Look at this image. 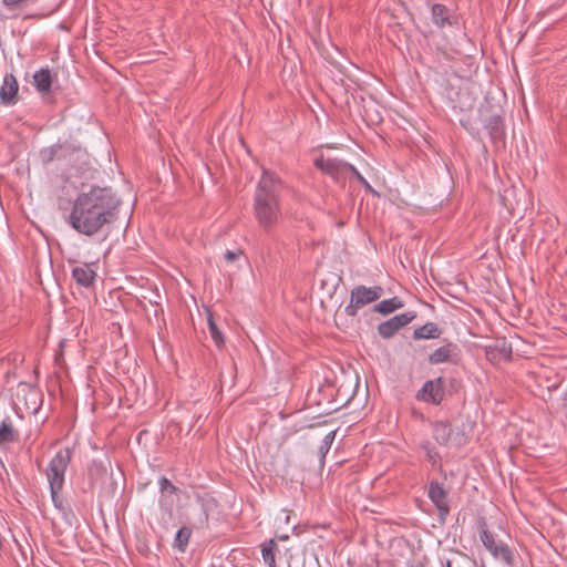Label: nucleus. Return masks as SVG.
Wrapping results in <instances>:
<instances>
[{
  "label": "nucleus",
  "mask_w": 567,
  "mask_h": 567,
  "mask_svg": "<svg viewBox=\"0 0 567 567\" xmlns=\"http://www.w3.org/2000/svg\"><path fill=\"white\" fill-rule=\"evenodd\" d=\"M70 204L68 225L85 237L105 233V239L118 217L121 199L112 187L91 185L79 192Z\"/></svg>",
  "instance_id": "f257e3e1"
},
{
  "label": "nucleus",
  "mask_w": 567,
  "mask_h": 567,
  "mask_svg": "<svg viewBox=\"0 0 567 567\" xmlns=\"http://www.w3.org/2000/svg\"><path fill=\"white\" fill-rule=\"evenodd\" d=\"M282 188L284 183L275 173L262 171L255 192L254 215L259 227L267 234L271 233L281 219Z\"/></svg>",
  "instance_id": "f03ea898"
},
{
  "label": "nucleus",
  "mask_w": 567,
  "mask_h": 567,
  "mask_svg": "<svg viewBox=\"0 0 567 567\" xmlns=\"http://www.w3.org/2000/svg\"><path fill=\"white\" fill-rule=\"evenodd\" d=\"M71 458L72 450L70 447L60 449L51 458L45 470L51 499L54 507L59 511L64 509L63 499L60 496V492L63 489L65 472L71 463Z\"/></svg>",
  "instance_id": "7ed1b4c3"
},
{
  "label": "nucleus",
  "mask_w": 567,
  "mask_h": 567,
  "mask_svg": "<svg viewBox=\"0 0 567 567\" xmlns=\"http://www.w3.org/2000/svg\"><path fill=\"white\" fill-rule=\"evenodd\" d=\"M477 529L480 539L489 554L495 559L502 560L507 566L513 567L515 565L514 553L507 544L496 539V535L488 529L484 517L477 519Z\"/></svg>",
  "instance_id": "20e7f679"
},
{
  "label": "nucleus",
  "mask_w": 567,
  "mask_h": 567,
  "mask_svg": "<svg viewBox=\"0 0 567 567\" xmlns=\"http://www.w3.org/2000/svg\"><path fill=\"white\" fill-rule=\"evenodd\" d=\"M383 295V288L380 286L365 287L363 285L355 286L350 292V302L344 308L348 317L354 318L358 311L377 301Z\"/></svg>",
  "instance_id": "39448f33"
},
{
  "label": "nucleus",
  "mask_w": 567,
  "mask_h": 567,
  "mask_svg": "<svg viewBox=\"0 0 567 567\" xmlns=\"http://www.w3.org/2000/svg\"><path fill=\"white\" fill-rule=\"evenodd\" d=\"M462 360V350L460 346L450 340H444L443 344L436 348L427 355V362L431 365H437L442 363L457 365Z\"/></svg>",
  "instance_id": "423d86ee"
},
{
  "label": "nucleus",
  "mask_w": 567,
  "mask_h": 567,
  "mask_svg": "<svg viewBox=\"0 0 567 567\" xmlns=\"http://www.w3.org/2000/svg\"><path fill=\"white\" fill-rule=\"evenodd\" d=\"M315 166L340 184H344L352 167L351 164L344 161L330 157L326 158L323 156L315 161Z\"/></svg>",
  "instance_id": "0eeeda50"
},
{
  "label": "nucleus",
  "mask_w": 567,
  "mask_h": 567,
  "mask_svg": "<svg viewBox=\"0 0 567 567\" xmlns=\"http://www.w3.org/2000/svg\"><path fill=\"white\" fill-rule=\"evenodd\" d=\"M445 395V383L442 377L427 380L416 392L415 398L419 401L439 405Z\"/></svg>",
  "instance_id": "6e6552de"
},
{
  "label": "nucleus",
  "mask_w": 567,
  "mask_h": 567,
  "mask_svg": "<svg viewBox=\"0 0 567 567\" xmlns=\"http://www.w3.org/2000/svg\"><path fill=\"white\" fill-rule=\"evenodd\" d=\"M432 435L440 445L453 444L461 446L466 443L464 433L454 432L451 425L443 421H436L432 424Z\"/></svg>",
  "instance_id": "1a4fd4ad"
},
{
  "label": "nucleus",
  "mask_w": 567,
  "mask_h": 567,
  "mask_svg": "<svg viewBox=\"0 0 567 567\" xmlns=\"http://www.w3.org/2000/svg\"><path fill=\"white\" fill-rule=\"evenodd\" d=\"M87 476L91 492L97 489L100 497L109 495V491L105 485L110 481V475L102 462L92 461L87 468Z\"/></svg>",
  "instance_id": "9d476101"
},
{
  "label": "nucleus",
  "mask_w": 567,
  "mask_h": 567,
  "mask_svg": "<svg viewBox=\"0 0 567 567\" xmlns=\"http://www.w3.org/2000/svg\"><path fill=\"white\" fill-rule=\"evenodd\" d=\"M427 496L434 504L442 520L450 514L449 493L437 481H431L427 486Z\"/></svg>",
  "instance_id": "9b49d317"
},
{
  "label": "nucleus",
  "mask_w": 567,
  "mask_h": 567,
  "mask_svg": "<svg viewBox=\"0 0 567 567\" xmlns=\"http://www.w3.org/2000/svg\"><path fill=\"white\" fill-rule=\"evenodd\" d=\"M416 318L415 311H406L401 315H396L386 321L381 322L378 326V332L383 339L392 338L401 328L409 324Z\"/></svg>",
  "instance_id": "f8f14e48"
},
{
  "label": "nucleus",
  "mask_w": 567,
  "mask_h": 567,
  "mask_svg": "<svg viewBox=\"0 0 567 567\" xmlns=\"http://www.w3.org/2000/svg\"><path fill=\"white\" fill-rule=\"evenodd\" d=\"M431 20L432 23L439 28L444 29L446 27H453L457 24V17L442 3H435L431 8Z\"/></svg>",
  "instance_id": "ddd939ff"
},
{
  "label": "nucleus",
  "mask_w": 567,
  "mask_h": 567,
  "mask_svg": "<svg viewBox=\"0 0 567 567\" xmlns=\"http://www.w3.org/2000/svg\"><path fill=\"white\" fill-rule=\"evenodd\" d=\"M18 93V82L12 74H6L0 89V100L4 104L14 103Z\"/></svg>",
  "instance_id": "4468645a"
},
{
  "label": "nucleus",
  "mask_w": 567,
  "mask_h": 567,
  "mask_svg": "<svg viewBox=\"0 0 567 567\" xmlns=\"http://www.w3.org/2000/svg\"><path fill=\"white\" fill-rule=\"evenodd\" d=\"M95 277L96 272L86 264L72 269V278L78 285L85 288L93 285Z\"/></svg>",
  "instance_id": "2eb2a0df"
},
{
  "label": "nucleus",
  "mask_w": 567,
  "mask_h": 567,
  "mask_svg": "<svg viewBox=\"0 0 567 567\" xmlns=\"http://www.w3.org/2000/svg\"><path fill=\"white\" fill-rule=\"evenodd\" d=\"M442 334V330L435 322H426L425 324L414 329L413 339L414 340H429L440 338Z\"/></svg>",
  "instance_id": "dca6fc26"
},
{
  "label": "nucleus",
  "mask_w": 567,
  "mask_h": 567,
  "mask_svg": "<svg viewBox=\"0 0 567 567\" xmlns=\"http://www.w3.org/2000/svg\"><path fill=\"white\" fill-rule=\"evenodd\" d=\"M37 90L40 93H49L52 86V75L49 69H41L33 75Z\"/></svg>",
  "instance_id": "f3484780"
},
{
  "label": "nucleus",
  "mask_w": 567,
  "mask_h": 567,
  "mask_svg": "<svg viewBox=\"0 0 567 567\" xmlns=\"http://www.w3.org/2000/svg\"><path fill=\"white\" fill-rule=\"evenodd\" d=\"M19 439L18 431L13 427V424L11 422L10 417H6L0 423V445L12 443Z\"/></svg>",
  "instance_id": "a211bd4d"
},
{
  "label": "nucleus",
  "mask_w": 567,
  "mask_h": 567,
  "mask_svg": "<svg viewBox=\"0 0 567 567\" xmlns=\"http://www.w3.org/2000/svg\"><path fill=\"white\" fill-rule=\"evenodd\" d=\"M404 307V302L399 297L384 299L374 306V311L383 316L390 315Z\"/></svg>",
  "instance_id": "6ab92c4d"
},
{
  "label": "nucleus",
  "mask_w": 567,
  "mask_h": 567,
  "mask_svg": "<svg viewBox=\"0 0 567 567\" xmlns=\"http://www.w3.org/2000/svg\"><path fill=\"white\" fill-rule=\"evenodd\" d=\"M278 545L275 539H269L261 544V556L267 567H276V553Z\"/></svg>",
  "instance_id": "aec40b11"
},
{
  "label": "nucleus",
  "mask_w": 567,
  "mask_h": 567,
  "mask_svg": "<svg viewBox=\"0 0 567 567\" xmlns=\"http://www.w3.org/2000/svg\"><path fill=\"white\" fill-rule=\"evenodd\" d=\"M421 449L424 451L426 460L433 467H441V455L431 442L425 441L421 443Z\"/></svg>",
  "instance_id": "412c9836"
},
{
  "label": "nucleus",
  "mask_w": 567,
  "mask_h": 567,
  "mask_svg": "<svg viewBox=\"0 0 567 567\" xmlns=\"http://www.w3.org/2000/svg\"><path fill=\"white\" fill-rule=\"evenodd\" d=\"M190 536L192 529L189 527L184 526L179 528L174 539V547L184 553L188 546Z\"/></svg>",
  "instance_id": "4be33fe9"
},
{
  "label": "nucleus",
  "mask_w": 567,
  "mask_h": 567,
  "mask_svg": "<svg viewBox=\"0 0 567 567\" xmlns=\"http://www.w3.org/2000/svg\"><path fill=\"white\" fill-rule=\"evenodd\" d=\"M334 439H336V431H330L323 437V440H322V442H321V444H320V446L318 449V454L320 456L321 462H323L326 455L330 451L331 445H332Z\"/></svg>",
  "instance_id": "5701e85b"
},
{
  "label": "nucleus",
  "mask_w": 567,
  "mask_h": 567,
  "mask_svg": "<svg viewBox=\"0 0 567 567\" xmlns=\"http://www.w3.org/2000/svg\"><path fill=\"white\" fill-rule=\"evenodd\" d=\"M208 330H209L210 337L214 340L215 344L219 348L221 346H224V341H225L224 336H223L221 331L218 329V327L212 316L208 317Z\"/></svg>",
  "instance_id": "b1692460"
},
{
  "label": "nucleus",
  "mask_w": 567,
  "mask_h": 567,
  "mask_svg": "<svg viewBox=\"0 0 567 567\" xmlns=\"http://www.w3.org/2000/svg\"><path fill=\"white\" fill-rule=\"evenodd\" d=\"M62 150L61 144H55L50 147L43 148L40 153L42 162L48 164L59 157V153Z\"/></svg>",
  "instance_id": "393cba45"
},
{
  "label": "nucleus",
  "mask_w": 567,
  "mask_h": 567,
  "mask_svg": "<svg viewBox=\"0 0 567 567\" xmlns=\"http://www.w3.org/2000/svg\"><path fill=\"white\" fill-rule=\"evenodd\" d=\"M158 485L162 493L168 492L169 494H176L178 492V488L165 476L159 478Z\"/></svg>",
  "instance_id": "a878e982"
},
{
  "label": "nucleus",
  "mask_w": 567,
  "mask_h": 567,
  "mask_svg": "<svg viewBox=\"0 0 567 567\" xmlns=\"http://www.w3.org/2000/svg\"><path fill=\"white\" fill-rule=\"evenodd\" d=\"M349 177L355 178L360 184L363 185V187L373 192L371 185L369 182L359 173V171L352 165Z\"/></svg>",
  "instance_id": "bb28decb"
},
{
  "label": "nucleus",
  "mask_w": 567,
  "mask_h": 567,
  "mask_svg": "<svg viewBox=\"0 0 567 567\" xmlns=\"http://www.w3.org/2000/svg\"><path fill=\"white\" fill-rule=\"evenodd\" d=\"M499 124H501V118L498 116H493L489 118V122H488V127L491 130V134L493 137H496L498 134H499Z\"/></svg>",
  "instance_id": "cd10ccee"
},
{
  "label": "nucleus",
  "mask_w": 567,
  "mask_h": 567,
  "mask_svg": "<svg viewBox=\"0 0 567 567\" xmlns=\"http://www.w3.org/2000/svg\"><path fill=\"white\" fill-rule=\"evenodd\" d=\"M241 255H243L241 250H236V251L227 250L224 256H225L226 261L233 262V261L237 260Z\"/></svg>",
  "instance_id": "c85d7f7f"
},
{
  "label": "nucleus",
  "mask_w": 567,
  "mask_h": 567,
  "mask_svg": "<svg viewBox=\"0 0 567 567\" xmlns=\"http://www.w3.org/2000/svg\"><path fill=\"white\" fill-rule=\"evenodd\" d=\"M202 507H203V515L199 518V525H200V527H204V526H207V524H208V513H207L204 504H202Z\"/></svg>",
  "instance_id": "c756f323"
},
{
  "label": "nucleus",
  "mask_w": 567,
  "mask_h": 567,
  "mask_svg": "<svg viewBox=\"0 0 567 567\" xmlns=\"http://www.w3.org/2000/svg\"><path fill=\"white\" fill-rule=\"evenodd\" d=\"M439 566L440 567H452L453 566V560H450V559L443 560V559H441L439 561Z\"/></svg>",
  "instance_id": "7c9ffc66"
},
{
  "label": "nucleus",
  "mask_w": 567,
  "mask_h": 567,
  "mask_svg": "<svg viewBox=\"0 0 567 567\" xmlns=\"http://www.w3.org/2000/svg\"><path fill=\"white\" fill-rule=\"evenodd\" d=\"M23 0H3L4 4L7 6H17L21 3Z\"/></svg>",
  "instance_id": "2f4dec72"
},
{
  "label": "nucleus",
  "mask_w": 567,
  "mask_h": 567,
  "mask_svg": "<svg viewBox=\"0 0 567 567\" xmlns=\"http://www.w3.org/2000/svg\"><path fill=\"white\" fill-rule=\"evenodd\" d=\"M279 539L280 540H286V539H288V536L287 535L286 536H280Z\"/></svg>",
  "instance_id": "473e14b6"
},
{
  "label": "nucleus",
  "mask_w": 567,
  "mask_h": 567,
  "mask_svg": "<svg viewBox=\"0 0 567 567\" xmlns=\"http://www.w3.org/2000/svg\"><path fill=\"white\" fill-rule=\"evenodd\" d=\"M196 498H197V501L203 502V498H202V496H200V495H198V494H197V495H196Z\"/></svg>",
  "instance_id": "72a5a7b5"
},
{
  "label": "nucleus",
  "mask_w": 567,
  "mask_h": 567,
  "mask_svg": "<svg viewBox=\"0 0 567 567\" xmlns=\"http://www.w3.org/2000/svg\"><path fill=\"white\" fill-rule=\"evenodd\" d=\"M482 567H485L484 565H482Z\"/></svg>",
  "instance_id": "f704fd0d"
}]
</instances>
